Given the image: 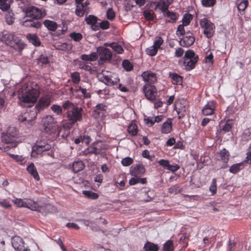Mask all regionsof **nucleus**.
Listing matches in <instances>:
<instances>
[{
	"label": "nucleus",
	"instance_id": "nucleus-53",
	"mask_svg": "<svg viewBox=\"0 0 251 251\" xmlns=\"http://www.w3.org/2000/svg\"><path fill=\"white\" fill-rule=\"evenodd\" d=\"M209 190L211 192L212 195L216 194L217 191L216 179L213 178L212 181L211 185L209 187Z\"/></svg>",
	"mask_w": 251,
	"mask_h": 251
},
{
	"label": "nucleus",
	"instance_id": "nucleus-32",
	"mask_svg": "<svg viewBox=\"0 0 251 251\" xmlns=\"http://www.w3.org/2000/svg\"><path fill=\"white\" fill-rule=\"evenodd\" d=\"M44 25L51 31H55L57 28V24L54 21L46 20L44 22Z\"/></svg>",
	"mask_w": 251,
	"mask_h": 251
},
{
	"label": "nucleus",
	"instance_id": "nucleus-17",
	"mask_svg": "<svg viewBox=\"0 0 251 251\" xmlns=\"http://www.w3.org/2000/svg\"><path fill=\"white\" fill-rule=\"evenodd\" d=\"M145 172L143 165L138 164L132 166L130 168V174L133 176H141Z\"/></svg>",
	"mask_w": 251,
	"mask_h": 251
},
{
	"label": "nucleus",
	"instance_id": "nucleus-48",
	"mask_svg": "<svg viewBox=\"0 0 251 251\" xmlns=\"http://www.w3.org/2000/svg\"><path fill=\"white\" fill-rule=\"evenodd\" d=\"M85 21L89 25H94L97 23V18L93 15H89L86 17Z\"/></svg>",
	"mask_w": 251,
	"mask_h": 251
},
{
	"label": "nucleus",
	"instance_id": "nucleus-29",
	"mask_svg": "<svg viewBox=\"0 0 251 251\" xmlns=\"http://www.w3.org/2000/svg\"><path fill=\"white\" fill-rule=\"evenodd\" d=\"M23 25L25 27H33L38 28L40 27L41 24L39 21L26 20L23 22Z\"/></svg>",
	"mask_w": 251,
	"mask_h": 251
},
{
	"label": "nucleus",
	"instance_id": "nucleus-30",
	"mask_svg": "<svg viewBox=\"0 0 251 251\" xmlns=\"http://www.w3.org/2000/svg\"><path fill=\"white\" fill-rule=\"evenodd\" d=\"M244 167V162H241L232 165L229 169L230 173L232 174H236L240 170H242Z\"/></svg>",
	"mask_w": 251,
	"mask_h": 251
},
{
	"label": "nucleus",
	"instance_id": "nucleus-20",
	"mask_svg": "<svg viewBox=\"0 0 251 251\" xmlns=\"http://www.w3.org/2000/svg\"><path fill=\"white\" fill-rule=\"evenodd\" d=\"M215 110V102L213 101H209L203 108L202 113L205 116L211 115L214 113Z\"/></svg>",
	"mask_w": 251,
	"mask_h": 251
},
{
	"label": "nucleus",
	"instance_id": "nucleus-42",
	"mask_svg": "<svg viewBox=\"0 0 251 251\" xmlns=\"http://www.w3.org/2000/svg\"><path fill=\"white\" fill-rule=\"evenodd\" d=\"M163 43V39L159 36L156 37L154 39L153 46L157 50L159 49Z\"/></svg>",
	"mask_w": 251,
	"mask_h": 251
},
{
	"label": "nucleus",
	"instance_id": "nucleus-44",
	"mask_svg": "<svg viewBox=\"0 0 251 251\" xmlns=\"http://www.w3.org/2000/svg\"><path fill=\"white\" fill-rule=\"evenodd\" d=\"M50 109L57 115H60L62 113V108L60 105L53 104L51 106Z\"/></svg>",
	"mask_w": 251,
	"mask_h": 251
},
{
	"label": "nucleus",
	"instance_id": "nucleus-56",
	"mask_svg": "<svg viewBox=\"0 0 251 251\" xmlns=\"http://www.w3.org/2000/svg\"><path fill=\"white\" fill-rule=\"evenodd\" d=\"M76 92L80 91L83 96L85 98H90L91 97V94L89 92H87V90L86 88H83L81 87H79L78 89L76 90Z\"/></svg>",
	"mask_w": 251,
	"mask_h": 251
},
{
	"label": "nucleus",
	"instance_id": "nucleus-10",
	"mask_svg": "<svg viewBox=\"0 0 251 251\" xmlns=\"http://www.w3.org/2000/svg\"><path fill=\"white\" fill-rule=\"evenodd\" d=\"M82 111L81 108L75 106L67 112V118L73 124L77 121H81L82 119Z\"/></svg>",
	"mask_w": 251,
	"mask_h": 251
},
{
	"label": "nucleus",
	"instance_id": "nucleus-41",
	"mask_svg": "<svg viewBox=\"0 0 251 251\" xmlns=\"http://www.w3.org/2000/svg\"><path fill=\"white\" fill-rule=\"evenodd\" d=\"M127 131L131 136H134L137 133V126L136 124H131L127 128Z\"/></svg>",
	"mask_w": 251,
	"mask_h": 251
},
{
	"label": "nucleus",
	"instance_id": "nucleus-61",
	"mask_svg": "<svg viewBox=\"0 0 251 251\" xmlns=\"http://www.w3.org/2000/svg\"><path fill=\"white\" fill-rule=\"evenodd\" d=\"M0 204L5 208H8L11 206L9 201L5 199L2 200L0 201Z\"/></svg>",
	"mask_w": 251,
	"mask_h": 251
},
{
	"label": "nucleus",
	"instance_id": "nucleus-12",
	"mask_svg": "<svg viewBox=\"0 0 251 251\" xmlns=\"http://www.w3.org/2000/svg\"><path fill=\"white\" fill-rule=\"evenodd\" d=\"M12 201L18 207H26L32 210H37L38 208L37 204L31 200L24 201L21 199L16 198Z\"/></svg>",
	"mask_w": 251,
	"mask_h": 251
},
{
	"label": "nucleus",
	"instance_id": "nucleus-18",
	"mask_svg": "<svg viewBox=\"0 0 251 251\" xmlns=\"http://www.w3.org/2000/svg\"><path fill=\"white\" fill-rule=\"evenodd\" d=\"M142 77L144 81L148 82L147 84H149L154 83L157 81L156 75L151 71L144 72L142 74Z\"/></svg>",
	"mask_w": 251,
	"mask_h": 251
},
{
	"label": "nucleus",
	"instance_id": "nucleus-14",
	"mask_svg": "<svg viewBox=\"0 0 251 251\" xmlns=\"http://www.w3.org/2000/svg\"><path fill=\"white\" fill-rule=\"evenodd\" d=\"M143 91L147 99L151 101H153L155 100L157 95V90L154 86L149 84H146L144 86Z\"/></svg>",
	"mask_w": 251,
	"mask_h": 251
},
{
	"label": "nucleus",
	"instance_id": "nucleus-50",
	"mask_svg": "<svg viewBox=\"0 0 251 251\" xmlns=\"http://www.w3.org/2000/svg\"><path fill=\"white\" fill-rule=\"evenodd\" d=\"M164 249L165 251H173L174 250V246L173 241L168 240L164 245Z\"/></svg>",
	"mask_w": 251,
	"mask_h": 251
},
{
	"label": "nucleus",
	"instance_id": "nucleus-13",
	"mask_svg": "<svg viewBox=\"0 0 251 251\" xmlns=\"http://www.w3.org/2000/svg\"><path fill=\"white\" fill-rule=\"evenodd\" d=\"M100 79L104 84L110 86L117 85L120 81V79L116 74L111 73L108 74L103 73Z\"/></svg>",
	"mask_w": 251,
	"mask_h": 251
},
{
	"label": "nucleus",
	"instance_id": "nucleus-36",
	"mask_svg": "<svg viewBox=\"0 0 251 251\" xmlns=\"http://www.w3.org/2000/svg\"><path fill=\"white\" fill-rule=\"evenodd\" d=\"M170 77L172 79V83L175 85L181 84L182 82V78L181 76L176 74H170Z\"/></svg>",
	"mask_w": 251,
	"mask_h": 251
},
{
	"label": "nucleus",
	"instance_id": "nucleus-58",
	"mask_svg": "<svg viewBox=\"0 0 251 251\" xmlns=\"http://www.w3.org/2000/svg\"><path fill=\"white\" fill-rule=\"evenodd\" d=\"M38 62L39 64L44 66L48 63V59L45 56L41 55L38 59Z\"/></svg>",
	"mask_w": 251,
	"mask_h": 251
},
{
	"label": "nucleus",
	"instance_id": "nucleus-37",
	"mask_svg": "<svg viewBox=\"0 0 251 251\" xmlns=\"http://www.w3.org/2000/svg\"><path fill=\"white\" fill-rule=\"evenodd\" d=\"M220 155L221 160L225 163H227L229 159V152L225 149H223L220 152Z\"/></svg>",
	"mask_w": 251,
	"mask_h": 251
},
{
	"label": "nucleus",
	"instance_id": "nucleus-5",
	"mask_svg": "<svg viewBox=\"0 0 251 251\" xmlns=\"http://www.w3.org/2000/svg\"><path fill=\"white\" fill-rule=\"evenodd\" d=\"M198 56L193 50H188L185 53L183 64L186 70L193 69L198 60Z\"/></svg>",
	"mask_w": 251,
	"mask_h": 251
},
{
	"label": "nucleus",
	"instance_id": "nucleus-39",
	"mask_svg": "<svg viewBox=\"0 0 251 251\" xmlns=\"http://www.w3.org/2000/svg\"><path fill=\"white\" fill-rule=\"evenodd\" d=\"M166 16L169 19L168 20L169 22H174L177 18V14L175 12H170L168 10L165 12Z\"/></svg>",
	"mask_w": 251,
	"mask_h": 251
},
{
	"label": "nucleus",
	"instance_id": "nucleus-47",
	"mask_svg": "<svg viewBox=\"0 0 251 251\" xmlns=\"http://www.w3.org/2000/svg\"><path fill=\"white\" fill-rule=\"evenodd\" d=\"M70 37L76 42L80 41L83 38L82 35L81 33L75 32L70 33Z\"/></svg>",
	"mask_w": 251,
	"mask_h": 251
},
{
	"label": "nucleus",
	"instance_id": "nucleus-21",
	"mask_svg": "<svg viewBox=\"0 0 251 251\" xmlns=\"http://www.w3.org/2000/svg\"><path fill=\"white\" fill-rule=\"evenodd\" d=\"M158 163L160 166L173 172L177 171L180 168L179 166L177 164H170V162L168 160L160 159Z\"/></svg>",
	"mask_w": 251,
	"mask_h": 251
},
{
	"label": "nucleus",
	"instance_id": "nucleus-62",
	"mask_svg": "<svg viewBox=\"0 0 251 251\" xmlns=\"http://www.w3.org/2000/svg\"><path fill=\"white\" fill-rule=\"evenodd\" d=\"M85 138L87 139V141H86V143L88 144L89 143L90 141H89V138L88 136L87 137H85V136H84L83 137H80L79 138H76L75 140V143L76 144H78L80 143L81 142H83L84 141V139Z\"/></svg>",
	"mask_w": 251,
	"mask_h": 251
},
{
	"label": "nucleus",
	"instance_id": "nucleus-22",
	"mask_svg": "<svg viewBox=\"0 0 251 251\" xmlns=\"http://www.w3.org/2000/svg\"><path fill=\"white\" fill-rule=\"evenodd\" d=\"M12 245L16 251H19L25 247L24 242L22 238L15 236L12 238Z\"/></svg>",
	"mask_w": 251,
	"mask_h": 251
},
{
	"label": "nucleus",
	"instance_id": "nucleus-57",
	"mask_svg": "<svg viewBox=\"0 0 251 251\" xmlns=\"http://www.w3.org/2000/svg\"><path fill=\"white\" fill-rule=\"evenodd\" d=\"M216 0H202V4L205 7H211L216 3Z\"/></svg>",
	"mask_w": 251,
	"mask_h": 251
},
{
	"label": "nucleus",
	"instance_id": "nucleus-59",
	"mask_svg": "<svg viewBox=\"0 0 251 251\" xmlns=\"http://www.w3.org/2000/svg\"><path fill=\"white\" fill-rule=\"evenodd\" d=\"M106 15L107 19L109 20H113L115 17V12L111 8L108 9Z\"/></svg>",
	"mask_w": 251,
	"mask_h": 251
},
{
	"label": "nucleus",
	"instance_id": "nucleus-25",
	"mask_svg": "<svg viewBox=\"0 0 251 251\" xmlns=\"http://www.w3.org/2000/svg\"><path fill=\"white\" fill-rule=\"evenodd\" d=\"M172 130V122L171 119H168L162 125L161 132L163 134H168Z\"/></svg>",
	"mask_w": 251,
	"mask_h": 251
},
{
	"label": "nucleus",
	"instance_id": "nucleus-51",
	"mask_svg": "<svg viewBox=\"0 0 251 251\" xmlns=\"http://www.w3.org/2000/svg\"><path fill=\"white\" fill-rule=\"evenodd\" d=\"M192 19V16L191 15L189 14H185L182 19V24L185 26L188 25L190 24Z\"/></svg>",
	"mask_w": 251,
	"mask_h": 251
},
{
	"label": "nucleus",
	"instance_id": "nucleus-16",
	"mask_svg": "<svg viewBox=\"0 0 251 251\" xmlns=\"http://www.w3.org/2000/svg\"><path fill=\"white\" fill-rule=\"evenodd\" d=\"M107 115L106 106L103 104H97L93 111V116L96 119H102Z\"/></svg>",
	"mask_w": 251,
	"mask_h": 251
},
{
	"label": "nucleus",
	"instance_id": "nucleus-31",
	"mask_svg": "<svg viewBox=\"0 0 251 251\" xmlns=\"http://www.w3.org/2000/svg\"><path fill=\"white\" fill-rule=\"evenodd\" d=\"M146 178H140L139 176H133L129 180L130 185H134L137 183L145 184L146 183Z\"/></svg>",
	"mask_w": 251,
	"mask_h": 251
},
{
	"label": "nucleus",
	"instance_id": "nucleus-7",
	"mask_svg": "<svg viewBox=\"0 0 251 251\" xmlns=\"http://www.w3.org/2000/svg\"><path fill=\"white\" fill-rule=\"evenodd\" d=\"M200 26L203 30L204 35L208 38L212 37L215 33V26L206 18H203L200 20Z\"/></svg>",
	"mask_w": 251,
	"mask_h": 251
},
{
	"label": "nucleus",
	"instance_id": "nucleus-15",
	"mask_svg": "<svg viewBox=\"0 0 251 251\" xmlns=\"http://www.w3.org/2000/svg\"><path fill=\"white\" fill-rule=\"evenodd\" d=\"M51 102V98L49 96H45L41 97L37 104L35 107L34 108L38 113L41 110L48 107Z\"/></svg>",
	"mask_w": 251,
	"mask_h": 251
},
{
	"label": "nucleus",
	"instance_id": "nucleus-24",
	"mask_svg": "<svg viewBox=\"0 0 251 251\" xmlns=\"http://www.w3.org/2000/svg\"><path fill=\"white\" fill-rule=\"evenodd\" d=\"M195 40V37L192 34L189 35L184 36L180 41L181 46L184 47H189L191 46Z\"/></svg>",
	"mask_w": 251,
	"mask_h": 251
},
{
	"label": "nucleus",
	"instance_id": "nucleus-60",
	"mask_svg": "<svg viewBox=\"0 0 251 251\" xmlns=\"http://www.w3.org/2000/svg\"><path fill=\"white\" fill-rule=\"evenodd\" d=\"M75 105L73 103L71 102L69 100H67L65 102H64L63 104V108L64 109H72L73 107H75Z\"/></svg>",
	"mask_w": 251,
	"mask_h": 251
},
{
	"label": "nucleus",
	"instance_id": "nucleus-64",
	"mask_svg": "<svg viewBox=\"0 0 251 251\" xmlns=\"http://www.w3.org/2000/svg\"><path fill=\"white\" fill-rule=\"evenodd\" d=\"M184 53V50L181 48H178L176 49L175 55L176 57H180Z\"/></svg>",
	"mask_w": 251,
	"mask_h": 251
},
{
	"label": "nucleus",
	"instance_id": "nucleus-34",
	"mask_svg": "<svg viewBox=\"0 0 251 251\" xmlns=\"http://www.w3.org/2000/svg\"><path fill=\"white\" fill-rule=\"evenodd\" d=\"M248 4V0H237L236 2L237 7L239 11H244Z\"/></svg>",
	"mask_w": 251,
	"mask_h": 251
},
{
	"label": "nucleus",
	"instance_id": "nucleus-19",
	"mask_svg": "<svg viewBox=\"0 0 251 251\" xmlns=\"http://www.w3.org/2000/svg\"><path fill=\"white\" fill-rule=\"evenodd\" d=\"M97 52L102 60H109L112 57V53L108 49L100 47L98 48Z\"/></svg>",
	"mask_w": 251,
	"mask_h": 251
},
{
	"label": "nucleus",
	"instance_id": "nucleus-1",
	"mask_svg": "<svg viewBox=\"0 0 251 251\" xmlns=\"http://www.w3.org/2000/svg\"><path fill=\"white\" fill-rule=\"evenodd\" d=\"M40 95L39 87L34 82L29 81L24 83L18 92L20 102L34 103Z\"/></svg>",
	"mask_w": 251,
	"mask_h": 251
},
{
	"label": "nucleus",
	"instance_id": "nucleus-23",
	"mask_svg": "<svg viewBox=\"0 0 251 251\" xmlns=\"http://www.w3.org/2000/svg\"><path fill=\"white\" fill-rule=\"evenodd\" d=\"M173 0H160L154 3L156 7H158L162 11L165 12L168 10V8Z\"/></svg>",
	"mask_w": 251,
	"mask_h": 251
},
{
	"label": "nucleus",
	"instance_id": "nucleus-52",
	"mask_svg": "<svg viewBox=\"0 0 251 251\" xmlns=\"http://www.w3.org/2000/svg\"><path fill=\"white\" fill-rule=\"evenodd\" d=\"M158 50L153 45L150 47L146 50V52L150 56H154L157 52Z\"/></svg>",
	"mask_w": 251,
	"mask_h": 251
},
{
	"label": "nucleus",
	"instance_id": "nucleus-54",
	"mask_svg": "<svg viewBox=\"0 0 251 251\" xmlns=\"http://www.w3.org/2000/svg\"><path fill=\"white\" fill-rule=\"evenodd\" d=\"M133 162V160L132 158L129 157H126L122 159L121 163L124 166H128L130 165Z\"/></svg>",
	"mask_w": 251,
	"mask_h": 251
},
{
	"label": "nucleus",
	"instance_id": "nucleus-27",
	"mask_svg": "<svg viewBox=\"0 0 251 251\" xmlns=\"http://www.w3.org/2000/svg\"><path fill=\"white\" fill-rule=\"evenodd\" d=\"M26 38L29 42L35 46H39L41 44L39 38L35 34H27L26 35Z\"/></svg>",
	"mask_w": 251,
	"mask_h": 251
},
{
	"label": "nucleus",
	"instance_id": "nucleus-8",
	"mask_svg": "<svg viewBox=\"0 0 251 251\" xmlns=\"http://www.w3.org/2000/svg\"><path fill=\"white\" fill-rule=\"evenodd\" d=\"M18 137V132L16 127L9 126L5 133L1 136V140L5 144H13L16 142Z\"/></svg>",
	"mask_w": 251,
	"mask_h": 251
},
{
	"label": "nucleus",
	"instance_id": "nucleus-28",
	"mask_svg": "<svg viewBox=\"0 0 251 251\" xmlns=\"http://www.w3.org/2000/svg\"><path fill=\"white\" fill-rule=\"evenodd\" d=\"M84 167L85 165L82 161L77 160L73 163L72 170L74 173H77L82 170Z\"/></svg>",
	"mask_w": 251,
	"mask_h": 251
},
{
	"label": "nucleus",
	"instance_id": "nucleus-26",
	"mask_svg": "<svg viewBox=\"0 0 251 251\" xmlns=\"http://www.w3.org/2000/svg\"><path fill=\"white\" fill-rule=\"evenodd\" d=\"M28 173L30 174L36 180H40V177L37 172L36 168L33 163H31L26 168Z\"/></svg>",
	"mask_w": 251,
	"mask_h": 251
},
{
	"label": "nucleus",
	"instance_id": "nucleus-49",
	"mask_svg": "<svg viewBox=\"0 0 251 251\" xmlns=\"http://www.w3.org/2000/svg\"><path fill=\"white\" fill-rule=\"evenodd\" d=\"M71 78L74 83L78 84L80 80V75L77 72H74L71 74Z\"/></svg>",
	"mask_w": 251,
	"mask_h": 251
},
{
	"label": "nucleus",
	"instance_id": "nucleus-6",
	"mask_svg": "<svg viewBox=\"0 0 251 251\" xmlns=\"http://www.w3.org/2000/svg\"><path fill=\"white\" fill-rule=\"evenodd\" d=\"M37 113V111L34 108L27 110L24 113L20 115L19 120L24 123L25 125L31 126L35 123Z\"/></svg>",
	"mask_w": 251,
	"mask_h": 251
},
{
	"label": "nucleus",
	"instance_id": "nucleus-45",
	"mask_svg": "<svg viewBox=\"0 0 251 251\" xmlns=\"http://www.w3.org/2000/svg\"><path fill=\"white\" fill-rule=\"evenodd\" d=\"M5 18L8 25H12L14 22V14L12 12H8L5 15Z\"/></svg>",
	"mask_w": 251,
	"mask_h": 251
},
{
	"label": "nucleus",
	"instance_id": "nucleus-43",
	"mask_svg": "<svg viewBox=\"0 0 251 251\" xmlns=\"http://www.w3.org/2000/svg\"><path fill=\"white\" fill-rule=\"evenodd\" d=\"M84 6L82 4H77L75 13L79 17H82L84 14Z\"/></svg>",
	"mask_w": 251,
	"mask_h": 251
},
{
	"label": "nucleus",
	"instance_id": "nucleus-3",
	"mask_svg": "<svg viewBox=\"0 0 251 251\" xmlns=\"http://www.w3.org/2000/svg\"><path fill=\"white\" fill-rule=\"evenodd\" d=\"M42 154L43 155L53 156V152L51 150V146L44 141H37L32 147L31 155L36 158L38 155Z\"/></svg>",
	"mask_w": 251,
	"mask_h": 251
},
{
	"label": "nucleus",
	"instance_id": "nucleus-2",
	"mask_svg": "<svg viewBox=\"0 0 251 251\" xmlns=\"http://www.w3.org/2000/svg\"><path fill=\"white\" fill-rule=\"evenodd\" d=\"M42 129L46 133L52 134L55 133L57 130V135L60 134L61 127L58 126L57 121L53 116L48 115L43 117L41 121Z\"/></svg>",
	"mask_w": 251,
	"mask_h": 251
},
{
	"label": "nucleus",
	"instance_id": "nucleus-40",
	"mask_svg": "<svg viewBox=\"0 0 251 251\" xmlns=\"http://www.w3.org/2000/svg\"><path fill=\"white\" fill-rule=\"evenodd\" d=\"M82 194L87 198L95 200L98 198V195L91 191H83Z\"/></svg>",
	"mask_w": 251,
	"mask_h": 251
},
{
	"label": "nucleus",
	"instance_id": "nucleus-4",
	"mask_svg": "<svg viewBox=\"0 0 251 251\" xmlns=\"http://www.w3.org/2000/svg\"><path fill=\"white\" fill-rule=\"evenodd\" d=\"M1 40L6 45L18 51H21L24 48L25 44L24 43L19 37L14 34L6 33L3 34Z\"/></svg>",
	"mask_w": 251,
	"mask_h": 251
},
{
	"label": "nucleus",
	"instance_id": "nucleus-63",
	"mask_svg": "<svg viewBox=\"0 0 251 251\" xmlns=\"http://www.w3.org/2000/svg\"><path fill=\"white\" fill-rule=\"evenodd\" d=\"M205 62L208 63L210 64H212L213 63V56L211 52L207 55L204 58Z\"/></svg>",
	"mask_w": 251,
	"mask_h": 251
},
{
	"label": "nucleus",
	"instance_id": "nucleus-11",
	"mask_svg": "<svg viewBox=\"0 0 251 251\" xmlns=\"http://www.w3.org/2000/svg\"><path fill=\"white\" fill-rule=\"evenodd\" d=\"M106 148V145L102 141H96L92 145L88 147L86 150L83 151L85 155L89 153L100 154L102 150Z\"/></svg>",
	"mask_w": 251,
	"mask_h": 251
},
{
	"label": "nucleus",
	"instance_id": "nucleus-46",
	"mask_svg": "<svg viewBox=\"0 0 251 251\" xmlns=\"http://www.w3.org/2000/svg\"><path fill=\"white\" fill-rule=\"evenodd\" d=\"M10 6V2L8 0H4L0 3V9L2 11L8 10Z\"/></svg>",
	"mask_w": 251,
	"mask_h": 251
},
{
	"label": "nucleus",
	"instance_id": "nucleus-55",
	"mask_svg": "<svg viewBox=\"0 0 251 251\" xmlns=\"http://www.w3.org/2000/svg\"><path fill=\"white\" fill-rule=\"evenodd\" d=\"M123 66L127 71H131L133 66L131 63L127 60H124L122 63Z\"/></svg>",
	"mask_w": 251,
	"mask_h": 251
},
{
	"label": "nucleus",
	"instance_id": "nucleus-9",
	"mask_svg": "<svg viewBox=\"0 0 251 251\" xmlns=\"http://www.w3.org/2000/svg\"><path fill=\"white\" fill-rule=\"evenodd\" d=\"M26 16L32 19L38 20L46 15V10L43 8H39L35 6H29L26 8Z\"/></svg>",
	"mask_w": 251,
	"mask_h": 251
},
{
	"label": "nucleus",
	"instance_id": "nucleus-38",
	"mask_svg": "<svg viewBox=\"0 0 251 251\" xmlns=\"http://www.w3.org/2000/svg\"><path fill=\"white\" fill-rule=\"evenodd\" d=\"M146 251H157L158 247L157 245L151 242H147L144 246Z\"/></svg>",
	"mask_w": 251,
	"mask_h": 251
},
{
	"label": "nucleus",
	"instance_id": "nucleus-35",
	"mask_svg": "<svg viewBox=\"0 0 251 251\" xmlns=\"http://www.w3.org/2000/svg\"><path fill=\"white\" fill-rule=\"evenodd\" d=\"M105 46H109L114 51L118 53H122L124 50L122 46L117 43H112L111 44H105Z\"/></svg>",
	"mask_w": 251,
	"mask_h": 251
},
{
	"label": "nucleus",
	"instance_id": "nucleus-33",
	"mask_svg": "<svg viewBox=\"0 0 251 251\" xmlns=\"http://www.w3.org/2000/svg\"><path fill=\"white\" fill-rule=\"evenodd\" d=\"M73 45L71 43H62L57 45L58 50L69 52L71 50Z\"/></svg>",
	"mask_w": 251,
	"mask_h": 251
}]
</instances>
